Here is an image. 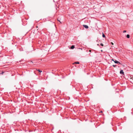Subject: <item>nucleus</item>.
<instances>
[{
    "label": "nucleus",
    "instance_id": "f257e3e1",
    "mask_svg": "<svg viewBox=\"0 0 133 133\" xmlns=\"http://www.w3.org/2000/svg\"><path fill=\"white\" fill-rule=\"evenodd\" d=\"M83 26L86 29H88V26L87 25H83Z\"/></svg>",
    "mask_w": 133,
    "mask_h": 133
},
{
    "label": "nucleus",
    "instance_id": "f03ea898",
    "mask_svg": "<svg viewBox=\"0 0 133 133\" xmlns=\"http://www.w3.org/2000/svg\"><path fill=\"white\" fill-rule=\"evenodd\" d=\"M114 62L115 63H119V64H121V63H120V62L116 60H115L114 61Z\"/></svg>",
    "mask_w": 133,
    "mask_h": 133
},
{
    "label": "nucleus",
    "instance_id": "7ed1b4c3",
    "mask_svg": "<svg viewBox=\"0 0 133 133\" xmlns=\"http://www.w3.org/2000/svg\"><path fill=\"white\" fill-rule=\"evenodd\" d=\"M120 73L121 74H124V72L123 71V70H121L120 71Z\"/></svg>",
    "mask_w": 133,
    "mask_h": 133
},
{
    "label": "nucleus",
    "instance_id": "20e7f679",
    "mask_svg": "<svg viewBox=\"0 0 133 133\" xmlns=\"http://www.w3.org/2000/svg\"><path fill=\"white\" fill-rule=\"evenodd\" d=\"M130 81L132 83H133V78H130Z\"/></svg>",
    "mask_w": 133,
    "mask_h": 133
},
{
    "label": "nucleus",
    "instance_id": "39448f33",
    "mask_svg": "<svg viewBox=\"0 0 133 133\" xmlns=\"http://www.w3.org/2000/svg\"><path fill=\"white\" fill-rule=\"evenodd\" d=\"M75 48V46L74 45H72L71 47V49H73Z\"/></svg>",
    "mask_w": 133,
    "mask_h": 133
},
{
    "label": "nucleus",
    "instance_id": "423d86ee",
    "mask_svg": "<svg viewBox=\"0 0 133 133\" xmlns=\"http://www.w3.org/2000/svg\"><path fill=\"white\" fill-rule=\"evenodd\" d=\"M79 63L78 62H75L74 63H73V64H79Z\"/></svg>",
    "mask_w": 133,
    "mask_h": 133
},
{
    "label": "nucleus",
    "instance_id": "0eeeda50",
    "mask_svg": "<svg viewBox=\"0 0 133 133\" xmlns=\"http://www.w3.org/2000/svg\"><path fill=\"white\" fill-rule=\"evenodd\" d=\"M127 37L128 38H129L130 37V35H128V34H127Z\"/></svg>",
    "mask_w": 133,
    "mask_h": 133
},
{
    "label": "nucleus",
    "instance_id": "6e6552de",
    "mask_svg": "<svg viewBox=\"0 0 133 133\" xmlns=\"http://www.w3.org/2000/svg\"><path fill=\"white\" fill-rule=\"evenodd\" d=\"M102 37H105V36L104 34L103 33H102Z\"/></svg>",
    "mask_w": 133,
    "mask_h": 133
},
{
    "label": "nucleus",
    "instance_id": "1a4fd4ad",
    "mask_svg": "<svg viewBox=\"0 0 133 133\" xmlns=\"http://www.w3.org/2000/svg\"><path fill=\"white\" fill-rule=\"evenodd\" d=\"M102 46H103V44L102 43H101L100 44Z\"/></svg>",
    "mask_w": 133,
    "mask_h": 133
},
{
    "label": "nucleus",
    "instance_id": "9d476101",
    "mask_svg": "<svg viewBox=\"0 0 133 133\" xmlns=\"http://www.w3.org/2000/svg\"><path fill=\"white\" fill-rule=\"evenodd\" d=\"M38 71L40 72H42V71H41V70H38Z\"/></svg>",
    "mask_w": 133,
    "mask_h": 133
},
{
    "label": "nucleus",
    "instance_id": "9b49d317",
    "mask_svg": "<svg viewBox=\"0 0 133 133\" xmlns=\"http://www.w3.org/2000/svg\"><path fill=\"white\" fill-rule=\"evenodd\" d=\"M123 33H125V32H126V30H124L123 31Z\"/></svg>",
    "mask_w": 133,
    "mask_h": 133
},
{
    "label": "nucleus",
    "instance_id": "f8f14e48",
    "mask_svg": "<svg viewBox=\"0 0 133 133\" xmlns=\"http://www.w3.org/2000/svg\"><path fill=\"white\" fill-rule=\"evenodd\" d=\"M116 66H116V65H113V66H114V67H115Z\"/></svg>",
    "mask_w": 133,
    "mask_h": 133
},
{
    "label": "nucleus",
    "instance_id": "ddd939ff",
    "mask_svg": "<svg viewBox=\"0 0 133 133\" xmlns=\"http://www.w3.org/2000/svg\"><path fill=\"white\" fill-rule=\"evenodd\" d=\"M58 21L60 22V23H61V22L58 19Z\"/></svg>",
    "mask_w": 133,
    "mask_h": 133
},
{
    "label": "nucleus",
    "instance_id": "4468645a",
    "mask_svg": "<svg viewBox=\"0 0 133 133\" xmlns=\"http://www.w3.org/2000/svg\"><path fill=\"white\" fill-rule=\"evenodd\" d=\"M111 44L112 45L114 44V43L112 42H111Z\"/></svg>",
    "mask_w": 133,
    "mask_h": 133
},
{
    "label": "nucleus",
    "instance_id": "2eb2a0df",
    "mask_svg": "<svg viewBox=\"0 0 133 133\" xmlns=\"http://www.w3.org/2000/svg\"><path fill=\"white\" fill-rule=\"evenodd\" d=\"M111 60H112V61H114V59H111Z\"/></svg>",
    "mask_w": 133,
    "mask_h": 133
},
{
    "label": "nucleus",
    "instance_id": "dca6fc26",
    "mask_svg": "<svg viewBox=\"0 0 133 133\" xmlns=\"http://www.w3.org/2000/svg\"><path fill=\"white\" fill-rule=\"evenodd\" d=\"M89 51L90 52H91V50H89Z\"/></svg>",
    "mask_w": 133,
    "mask_h": 133
},
{
    "label": "nucleus",
    "instance_id": "f3484780",
    "mask_svg": "<svg viewBox=\"0 0 133 133\" xmlns=\"http://www.w3.org/2000/svg\"><path fill=\"white\" fill-rule=\"evenodd\" d=\"M101 52H102V51H103V50H101Z\"/></svg>",
    "mask_w": 133,
    "mask_h": 133
},
{
    "label": "nucleus",
    "instance_id": "a211bd4d",
    "mask_svg": "<svg viewBox=\"0 0 133 133\" xmlns=\"http://www.w3.org/2000/svg\"><path fill=\"white\" fill-rule=\"evenodd\" d=\"M101 112H102V111H101Z\"/></svg>",
    "mask_w": 133,
    "mask_h": 133
},
{
    "label": "nucleus",
    "instance_id": "6ab92c4d",
    "mask_svg": "<svg viewBox=\"0 0 133 133\" xmlns=\"http://www.w3.org/2000/svg\"><path fill=\"white\" fill-rule=\"evenodd\" d=\"M97 45H99V44H97Z\"/></svg>",
    "mask_w": 133,
    "mask_h": 133
},
{
    "label": "nucleus",
    "instance_id": "aec40b11",
    "mask_svg": "<svg viewBox=\"0 0 133 133\" xmlns=\"http://www.w3.org/2000/svg\"><path fill=\"white\" fill-rule=\"evenodd\" d=\"M3 72H2V74H3Z\"/></svg>",
    "mask_w": 133,
    "mask_h": 133
}]
</instances>
